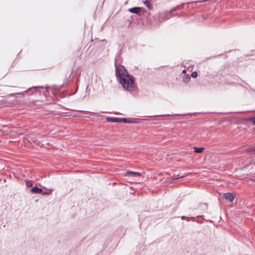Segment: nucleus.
I'll return each instance as SVG.
<instances>
[{
  "label": "nucleus",
  "mask_w": 255,
  "mask_h": 255,
  "mask_svg": "<svg viewBox=\"0 0 255 255\" xmlns=\"http://www.w3.org/2000/svg\"><path fill=\"white\" fill-rule=\"evenodd\" d=\"M116 74L124 90L128 92L135 90L134 78L128 73L124 66L121 65L117 66Z\"/></svg>",
  "instance_id": "nucleus-1"
},
{
  "label": "nucleus",
  "mask_w": 255,
  "mask_h": 255,
  "mask_svg": "<svg viewBox=\"0 0 255 255\" xmlns=\"http://www.w3.org/2000/svg\"><path fill=\"white\" fill-rule=\"evenodd\" d=\"M106 120L108 122H118V123H133V121L128 120L125 118L119 119L116 118H107Z\"/></svg>",
  "instance_id": "nucleus-2"
},
{
  "label": "nucleus",
  "mask_w": 255,
  "mask_h": 255,
  "mask_svg": "<svg viewBox=\"0 0 255 255\" xmlns=\"http://www.w3.org/2000/svg\"><path fill=\"white\" fill-rule=\"evenodd\" d=\"M224 198L230 202H232L235 196L233 193H227L224 194Z\"/></svg>",
  "instance_id": "nucleus-3"
},
{
  "label": "nucleus",
  "mask_w": 255,
  "mask_h": 255,
  "mask_svg": "<svg viewBox=\"0 0 255 255\" xmlns=\"http://www.w3.org/2000/svg\"><path fill=\"white\" fill-rule=\"evenodd\" d=\"M125 175L128 176L136 177L141 175V173L137 172H134L128 170L126 172Z\"/></svg>",
  "instance_id": "nucleus-4"
},
{
  "label": "nucleus",
  "mask_w": 255,
  "mask_h": 255,
  "mask_svg": "<svg viewBox=\"0 0 255 255\" xmlns=\"http://www.w3.org/2000/svg\"><path fill=\"white\" fill-rule=\"evenodd\" d=\"M50 192V191L47 192H42V190L41 188H39L37 187H33V193H42L43 194H48Z\"/></svg>",
  "instance_id": "nucleus-5"
},
{
  "label": "nucleus",
  "mask_w": 255,
  "mask_h": 255,
  "mask_svg": "<svg viewBox=\"0 0 255 255\" xmlns=\"http://www.w3.org/2000/svg\"><path fill=\"white\" fill-rule=\"evenodd\" d=\"M141 8L139 7H135L130 8L129 11L133 13H138L140 11Z\"/></svg>",
  "instance_id": "nucleus-6"
},
{
  "label": "nucleus",
  "mask_w": 255,
  "mask_h": 255,
  "mask_svg": "<svg viewBox=\"0 0 255 255\" xmlns=\"http://www.w3.org/2000/svg\"><path fill=\"white\" fill-rule=\"evenodd\" d=\"M204 148L202 147H195L194 151L196 153H201L203 151Z\"/></svg>",
  "instance_id": "nucleus-7"
},
{
  "label": "nucleus",
  "mask_w": 255,
  "mask_h": 255,
  "mask_svg": "<svg viewBox=\"0 0 255 255\" xmlns=\"http://www.w3.org/2000/svg\"><path fill=\"white\" fill-rule=\"evenodd\" d=\"M26 185L27 187H31L32 186V182L29 180H26Z\"/></svg>",
  "instance_id": "nucleus-8"
},
{
  "label": "nucleus",
  "mask_w": 255,
  "mask_h": 255,
  "mask_svg": "<svg viewBox=\"0 0 255 255\" xmlns=\"http://www.w3.org/2000/svg\"><path fill=\"white\" fill-rule=\"evenodd\" d=\"M191 77L193 78H195L197 77V73L196 72H193L191 75Z\"/></svg>",
  "instance_id": "nucleus-9"
},
{
  "label": "nucleus",
  "mask_w": 255,
  "mask_h": 255,
  "mask_svg": "<svg viewBox=\"0 0 255 255\" xmlns=\"http://www.w3.org/2000/svg\"><path fill=\"white\" fill-rule=\"evenodd\" d=\"M253 123L255 125V117L252 119Z\"/></svg>",
  "instance_id": "nucleus-10"
},
{
  "label": "nucleus",
  "mask_w": 255,
  "mask_h": 255,
  "mask_svg": "<svg viewBox=\"0 0 255 255\" xmlns=\"http://www.w3.org/2000/svg\"><path fill=\"white\" fill-rule=\"evenodd\" d=\"M202 206H203V207H204L205 209H207V205H206V204H203Z\"/></svg>",
  "instance_id": "nucleus-11"
},
{
  "label": "nucleus",
  "mask_w": 255,
  "mask_h": 255,
  "mask_svg": "<svg viewBox=\"0 0 255 255\" xmlns=\"http://www.w3.org/2000/svg\"><path fill=\"white\" fill-rule=\"evenodd\" d=\"M146 5L147 6L149 7V4L148 2H146Z\"/></svg>",
  "instance_id": "nucleus-12"
},
{
  "label": "nucleus",
  "mask_w": 255,
  "mask_h": 255,
  "mask_svg": "<svg viewBox=\"0 0 255 255\" xmlns=\"http://www.w3.org/2000/svg\"><path fill=\"white\" fill-rule=\"evenodd\" d=\"M183 73H185V70H183Z\"/></svg>",
  "instance_id": "nucleus-13"
},
{
  "label": "nucleus",
  "mask_w": 255,
  "mask_h": 255,
  "mask_svg": "<svg viewBox=\"0 0 255 255\" xmlns=\"http://www.w3.org/2000/svg\"><path fill=\"white\" fill-rule=\"evenodd\" d=\"M30 191H32V188H31V189H30Z\"/></svg>",
  "instance_id": "nucleus-14"
}]
</instances>
